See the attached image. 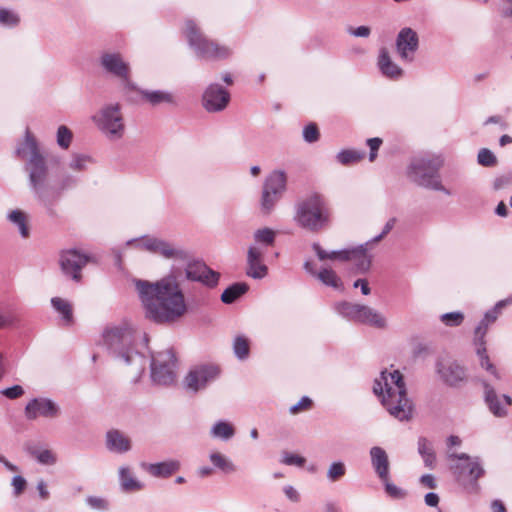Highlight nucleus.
<instances>
[{"label":"nucleus","instance_id":"72a5a7b5","mask_svg":"<svg viewBox=\"0 0 512 512\" xmlns=\"http://www.w3.org/2000/svg\"><path fill=\"white\" fill-rule=\"evenodd\" d=\"M211 437L222 441H228L235 435L234 426L224 420L217 421L210 429Z\"/></svg>","mask_w":512,"mask_h":512},{"label":"nucleus","instance_id":"b1692460","mask_svg":"<svg viewBox=\"0 0 512 512\" xmlns=\"http://www.w3.org/2000/svg\"><path fill=\"white\" fill-rule=\"evenodd\" d=\"M371 465L380 480H386L390 475V462L386 451L379 446H373L369 451Z\"/></svg>","mask_w":512,"mask_h":512},{"label":"nucleus","instance_id":"603ef678","mask_svg":"<svg viewBox=\"0 0 512 512\" xmlns=\"http://www.w3.org/2000/svg\"><path fill=\"white\" fill-rule=\"evenodd\" d=\"M381 482L384 484L386 493L394 499H402L405 497L406 492L396 486L395 484L390 482V475L387 476L386 480H381Z\"/></svg>","mask_w":512,"mask_h":512},{"label":"nucleus","instance_id":"0e129e2a","mask_svg":"<svg viewBox=\"0 0 512 512\" xmlns=\"http://www.w3.org/2000/svg\"><path fill=\"white\" fill-rule=\"evenodd\" d=\"M348 32L355 37L367 38L370 35L371 30L368 26H359L357 28H349Z\"/></svg>","mask_w":512,"mask_h":512},{"label":"nucleus","instance_id":"6e6d98bb","mask_svg":"<svg viewBox=\"0 0 512 512\" xmlns=\"http://www.w3.org/2000/svg\"><path fill=\"white\" fill-rule=\"evenodd\" d=\"M282 463L286 465H294L298 467H302L305 463V458L292 454V453H285L282 458Z\"/></svg>","mask_w":512,"mask_h":512},{"label":"nucleus","instance_id":"412c9836","mask_svg":"<svg viewBox=\"0 0 512 512\" xmlns=\"http://www.w3.org/2000/svg\"><path fill=\"white\" fill-rule=\"evenodd\" d=\"M266 249L257 245H251L247 251L246 274L253 279H262L268 274V268L264 264Z\"/></svg>","mask_w":512,"mask_h":512},{"label":"nucleus","instance_id":"9b49d317","mask_svg":"<svg viewBox=\"0 0 512 512\" xmlns=\"http://www.w3.org/2000/svg\"><path fill=\"white\" fill-rule=\"evenodd\" d=\"M151 379L157 385H171L176 380V358L172 349L151 354Z\"/></svg>","mask_w":512,"mask_h":512},{"label":"nucleus","instance_id":"bb28decb","mask_svg":"<svg viewBox=\"0 0 512 512\" xmlns=\"http://www.w3.org/2000/svg\"><path fill=\"white\" fill-rule=\"evenodd\" d=\"M377 66L382 75L389 79L397 80L403 76V69L392 60L385 48L379 52Z\"/></svg>","mask_w":512,"mask_h":512},{"label":"nucleus","instance_id":"8fccbe9b","mask_svg":"<svg viewBox=\"0 0 512 512\" xmlns=\"http://www.w3.org/2000/svg\"><path fill=\"white\" fill-rule=\"evenodd\" d=\"M72 138H73V134L71 132V130L65 126V125H61L58 127V130H57V144L63 148V149H67L71 142H72Z\"/></svg>","mask_w":512,"mask_h":512},{"label":"nucleus","instance_id":"7c9ffc66","mask_svg":"<svg viewBox=\"0 0 512 512\" xmlns=\"http://www.w3.org/2000/svg\"><path fill=\"white\" fill-rule=\"evenodd\" d=\"M138 92L142 98L152 106H157L163 103H176L174 96L167 91L140 89Z\"/></svg>","mask_w":512,"mask_h":512},{"label":"nucleus","instance_id":"f8f14e48","mask_svg":"<svg viewBox=\"0 0 512 512\" xmlns=\"http://www.w3.org/2000/svg\"><path fill=\"white\" fill-rule=\"evenodd\" d=\"M127 245H134L137 249L158 254L165 259L186 260L188 253L174 244L157 237L144 236L139 239L127 241Z\"/></svg>","mask_w":512,"mask_h":512},{"label":"nucleus","instance_id":"f257e3e1","mask_svg":"<svg viewBox=\"0 0 512 512\" xmlns=\"http://www.w3.org/2000/svg\"><path fill=\"white\" fill-rule=\"evenodd\" d=\"M184 268L173 264L169 273L156 282L133 280L146 316L156 323H170L181 318L187 311L185 297L181 289L184 280L199 282L208 288L218 285L220 274L204 262L189 260Z\"/></svg>","mask_w":512,"mask_h":512},{"label":"nucleus","instance_id":"4c0bfd02","mask_svg":"<svg viewBox=\"0 0 512 512\" xmlns=\"http://www.w3.org/2000/svg\"><path fill=\"white\" fill-rule=\"evenodd\" d=\"M248 290V285L246 283L238 282L234 283L228 288H226L222 295L221 300L225 304H231L235 300H237L240 296L245 294Z\"/></svg>","mask_w":512,"mask_h":512},{"label":"nucleus","instance_id":"c9c22d12","mask_svg":"<svg viewBox=\"0 0 512 512\" xmlns=\"http://www.w3.org/2000/svg\"><path fill=\"white\" fill-rule=\"evenodd\" d=\"M316 278L326 286L336 290L343 291V283L341 278L331 268H323L318 271Z\"/></svg>","mask_w":512,"mask_h":512},{"label":"nucleus","instance_id":"5fc2aeb1","mask_svg":"<svg viewBox=\"0 0 512 512\" xmlns=\"http://www.w3.org/2000/svg\"><path fill=\"white\" fill-rule=\"evenodd\" d=\"M86 503L95 510L105 511L109 508V502L103 497L88 496Z\"/></svg>","mask_w":512,"mask_h":512},{"label":"nucleus","instance_id":"1a4fd4ad","mask_svg":"<svg viewBox=\"0 0 512 512\" xmlns=\"http://www.w3.org/2000/svg\"><path fill=\"white\" fill-rule=\"evenodd\" d=\"M507 302L508 301H498L493 308L484 314V317L474 331V345L476 347V353L479 358V364L496 380H500L501 377L497 368L490 361V358L487 354L485 336L489 326L496 322L502 312V309L507 306Z\"/></svg>","mask_w":512,"mask_h":512},{"label":"nucleus","instance_id":"c03bdc74","mask_svg":"<svg viewBox=\"0 0 512 512\" xmlns=\"http://www.w3.org/2000/svg\"><path fill=\"white\" fill-rule=\"evenodd\" d=\"M347 472V468L344 462L334 461L332 462L326 472V478L329 482L340 481Z\"/></svg>","mask_w":512,"mask_h":512},{"label":"nucleus","instance_id":"4d7b16f0","mask_svg":"<svg viewBox=\"0 0 512 512\" xmlns=\"http://www.w3.org/2000/svg\"><path fill=\"white\" fill-rule=\"evenodd\" d=\"M382 139L379 137L370 138L367 140V145L370 148L369 160L373 162L377 157V151L382 144Z\"/></svg>","mask_w":512,"mask_h":512},{"label":"nucleus","instance_id":"f3484780","mask_svg":"<svg viewBox=\"0 0 512 512\" xmlns=\"http://www.w3.org/2000/svg\"><path fill=\"white\" fill-rule=\"evenodd\" d=\"M230 93L217 83L207 86L202 95V106L209 113L225 110L230 102Z\"/></svg>","mask_w":512,"mask_h":512},{"label":"nucleus","instance_id":"4be33fe9","mask_svg":"<svg viewBox=\"0 0 512 512\" xmlns=\"http://www.w3.org/2000/svg\"><path fill=\"white\" fill-rule=\"evenodd\" d=\"M58 414V405L46 398L33 399L25 407V415L29 420H34L39 416L55 418Z\"/></svg>","mask_w":512,"mask_h":512},{"label":"nucleus","instance_id":"13d9d810","mask_svg":"<svg viewBox=\"0 0 512 512\" xmlns=\"http://www.w3.org/2000/svg\"><path fill=\"white\" fill-rule=\"evenodd\" d=\"M312 401L309 397L304 396L300 399V401L294 405H292L289 409L291 414H297L300 411L307 410L311 407Z\"/></svg>","mask_w":512,"mask_h":512},{"label":"nucleus","instance_id":"393cba45","mask_svg":"<svg viewBox=\"0 0 512 512\" xmlns=\"http://www.w3.org/2000/svg\"><path fill=\"white\" fill-rule=\"evenodd\" d=\"M119 486L124 493H135L144 489L145 485L133 472L132 468L122 465L118 469Z\"/></svg>","mask_w":512,"mask_h":512},{"label":"nucleus","instance_id":"a18cd8bd","mask_svg":"<svg viewBox=\"0 0 512 512\" xmlns=\"http://www.w3.org/2000/svg\"><path fill=\"white\" fill-rule=\"evenodd\" d=\"M281 198L276 195L270 194L268 191L262 189L260 199V211L262 215H270L274 210L276 204Z\"/></svg>","mask_w":512,"mask_h":512},{"label":"nucleus","instance_id":"052dcab7","mask_svg":"<svg viewBox=\"0 0 512 512\" xmlns=\"http://www.w3.org/2000/svg\"><path fill=\"white\" fill-rule=\"evenodd\" d=\"M396 221V218H390L384 225L382 232L379 235L372 238L370 241L375 244L382 240L394 228Z\"/></svg>","mask_w":512,"mask_h":512},{"label":"nucleus","instance_id":"69168bd1","mask_svg":"<svg viewBox=\"0 0 512 512\" xmlns=\"http://www.w3.org/2000/svg\"><path fill=\"white\" fill-rule=\"evenodd\" d=\"M420 483L430 489H435L437 484L434 476L432 474H424L420 477Z\"/></svg>","mask_w":512,"mask_h":512},{"label":"nucleus","instance_id":"aec40b11","mask_svg":"<svg viewBox=\"0 0 512 512\" xmlns=\"http://www.w3.org/2000/svg\"><path fill=\"white\" fill-rule=\"evenodd\" d=\"M371 241L364 244L346 248V262H353L357 273H366L372 262V255L368 250L373 245Z\"/></svg>","mask_w":512,"mask_h":512},{"label":"nucleus","instance_id":"2eb2a0df","mask_svg":"<svg viewBox=\"0 0 512 512\" xmlns=\"http://www.w3.org/2000/svg\"><path fill=\"white\" fill-rule=\"evenodd\" d=\"M89 259L88 255L76 249L62 251L59 258L61 271L66 277L79 282L82 278L81 270Z\"/></svg>","mask_w":512,"mask_h":512},{"label":"nucleus","instance_id":"3c124183","mask_svg":"<svg viewBox=\"0 0 512 512\" xmlns=\"http://www.w3.org/2000/svg\"><path fill=\"white\" fill-rule=\"evenodd\" d=\"M478 163L484 167H492L497 164V158L493 152L487 148L479 150L477 155Z\"/></svg>","mask_w":512,"mask_h":512},{"label":"nucleus","instance_id":"6e6552de","mask_svg":"<svg viewBox=\"0 0 512 512\" xmlns=\"http://www.w3.org/2000/svg\"><path fill=\"white\" fill-rule=\"evenodd\" d=\"M91 120L98 131L110 141H118L125 135L126 124L119 103L104 104L91 116Z\"/></svg>","mask_w":512,"mask_h":512},{"label":"nucleus","instance_id":"37998d69","mask_svg":"<svg viewBox=\"0 0 512 512\" xmlns=\"http://www.w3.org/2000/svg\"><path fill=\"white\" fill-rule=\"evenodd\" d=\"M21 22V17L15 10L0 7V26L5 28H15Z\"/></svg>","mask_w":512,"mask_h":512},{"label":"nucleus","instance_id":"e2e57ef3","mask_svg":"<svg viewBox=\"0 0 512 512\" xmlns=\"http://www.w3.org/2000/svg\"><path fill=\"white\" fill-rule=\"evenodd\" d=\"M285 496L294 503H297L300 501V494L299 492L291 485H286L283 488Z\"/></svg>","mask_w":512,"mask_h":512},{"label":"nucleus","instance_id":"9d476101","mask_svg":"<svg viewBox=\"0 0 512 512\" xmlns=\"http://www.w3.org/2000/svg\"><path fill=\"white\" fill-rule=\"evenodd\" d=\"M184 33L190 47L194 49L199 58L220 60L226 59L232 54L231 48L207 39L193 20L185 22Z\"/></svg>","mask_w":512,"mask_h":512},{"label":"nucleus","instance_id":"864d4df0","mask_svg":"<svg viewBox=\"0 0 512 512\" xmlns=\"http://www.w3.org/2000/svg\"><path fill=\"white\" fill-rule=\"evenodd\" d=\"M319 136H320V134H319V130H318L316 124L310 123L304 127L303 139L307 143H314V142L318 141Z\"/></svg>","mask_w":512,"mask_h":512},{"label":"nucleus","instance_id":"c756f323","mask_svg":"<svg viewBox=\"0 0 512 512\" xmlns=\"http://www.w3.org/2000/svg\"><path fill=\"white\" fill-rule=\"evenodd\" d=\"M417 450L423 460L424 466L430 470L434 469L436 466V453L433 443L426 437H419Z\"/></svg>","mask_w":512,"mask_h":512},{"label":"nucleus","instance_id":"dca6fc26","mask_svg":"<svg viewBox=\"0 0 512 512\" xmlns=\"http://www.w3.org/2000/svg\"><path fill=\"white\" fill-rule=\"evenodd\" d=\"M395 46L399 58L403 62L412 63L419 49L417 32L410 27L402 28L397 34Z\"/></svg>","mask_w":512,"mask_h":512},{"label":"nucleus","instance_id":"774afa93","mask_svg":"<svg viewBox=\"0 0 512 512\" xmlns=\"http://www.w3.org/2000/svg\"><path fill=\"white\" fill-rule=\"evenodd\" d=\"M439 503V496L434 492L425 495V504L430 507H436Z\"/></svg>","mask_w":512,"mask_h":512},{"label":"nucleus","instance_id":"4468645a","mask_svg":"<svg viewBox=\"0 0 512 512\" xmlns=\"http://www.w3.org/2000/svg\"><path fill=\"white\" fill-rule=\"evenodd\" d=\"M220 374L218 366L213 364H203L193 367L184 379V386L187 390L198 392L205 389L206 386L215 381Z\"/></svg>","mask_w":512,"mask_h":512},{"label":"nucleus","instance_id":"20e7f679","mask_svg":"<svg viewBox=\"0 0 512 512\" xmlns=\"http://www.w3.org/2000/svg\"><path fill=\"white\" fill-rule=\"evenodd\" d=\"M135 334L136 331L130 324L122 323L104 330L103 343L115 360L131 366L139 378L145 371L146 359L133 348Z\"/></svg>","mask_w":512,"mask_h":512},{"label":"nucleus","instance_id":"338daca9","mask_svg":"<svg viewBox=\"0 0 512 512\" xmlns=\"http://www.w3.org/2000/svg\"><path fill=\"white\" fill-rule=\"evenodd\" d=\"M511 181H512V177L508 176V175H504V176L498 177L494 181V188L496 190L502 189L505 186H507L508 184H510Z\"/></svg>","mask_w":512,"mask_h":512},{"label":"nucleus","instance_id":"0eeeda50","mask_svg":"<svg viewBox=\"0 0 512 512\" xmlns=\"http://www.w3.org/2000/svg\"><path fill=\"white\" fill-rule=\"evenodd\" d=\"M295 222L311 232H319L330 225V210L319 194H311L296 205Z\"/></svg>","mask_w":512,"mask_h":512},{"label":"nucleus","instance_id":"c85d7f7f","mask_svg":"<svg viewBox=\"0 0 512 512\" xmlns=\"http://www.w3.org/2000/svg\"><path fill=\"white\" fill-rule=\"evenodd\" d=\"M287 177L284 171H273L265 180L263 190L268 191L270 194L282 197L286 190Z\"/></svg>","mask_w":512,"mask_h":512},{"label":"nucleus","instance_id":"680f3d73","mask_svg":"<svg viewBox=\"0 0 512 512\" xmlns=\"http://www.w3.org/2000/svg\"><path fill=\"white\" fill-rule=\"evenodd\" d=\"M11 485L13 487L14 494L18 496L24 491L26 487V480L22 476L17 475L12 478Z\"/></svg>","mask_w":512,"mask_h":512},{"label":"nucleus","instance_id":"f03ea898","mask_svg":"<svg viewBox=\"0 0 512 512\" xmlns=\"http://www.w3.org/2000/svg\"><path fill=\"white\" fill-rule=\"evenodd\" d=\"M16 154L26 160L24 170L28 175V186L34 199L50 216H55L54 204L61 194L73 188L77 179L70 174H56L49 168L46 159L40 153L36 139L26 131L24 141L17 147Z\"/></svg>","mask_w":512,"mask_h":512},{"label":"nucleus","instance_id":"7ed1b4c3","mask_svg":"<svg viewBox=\"0 0 512 512\" xmlns=\"http://www.w3.org/2000/svg\"><path fill=\"white\" fill-rule=\"evenodd\" d=\"M373 392L391 416L399 421L412 418V401L407 395L406 384L399 370L382 371L374 380Z\"/></svg>","mask_w":512,"mask_h":512},{"label":"nucleus","instance_id":"de8ad7c7","mask_svg":"<svg viewBox=\"0 0 512 512\" xmlns=\"http://www.w3.org/2000/svg\"><path fill=\"white\" fill-rule=\"evenodd\" d=\"M91 163H93V159L89 155L78 153L72 155L68 166L74 171H83Z\"/></svg>","mask_w":512,"mask_h":512},{"label":"nucleus","instance_id":"a878e982","mask_svg":"<svg viewBox=\"0 0 512 512\" xmlns=\"http://www.w3.org/2000/svg\"><path fill=\"white\" fill-rule=\"evenodd\" d=\"M140 467L148 474L157 478H167L180 469L178 460H168L158 463H140Z\"/></svg>","mask_w":512,"mask_h":512},{"label":"nucleus","instance_id":"49530a36","mask_svg":"<svg viewBox=\"0 0 512 512\" xmlns=\"http://www.w3.org/2000/svg\"><path fill=\"white\" fill-rule=\"evenodd\" d=\"M364 156H365V152H363V151L347 149V150L340 151L337 154L336 158H337V161L339 163H341L342 165H349L352 163L359 162L360 160H362L364 158Z\"/></svg>","mask_w":512,"mask_h":512},{"label":"nucleus","instance_id":"6ab92c4d","mask_svg":"<svg viewBox=\"0 0 512 512\" xmlns=\"http://www.w3.org/2000/svg\"><path fill=\"white\" fill-rule=\"evenodd\" d=\"M436 369L442 381L449 386H458L467 379L465 368L455 360H440L437 362Z\"/></svg>","mask_w":512,"mask_h":512},{"label":"nucleus","instance_id":"a19ab883","mask_svg":"<svg viewBox=\"0 0 512 512\" xmlns=\"http://www.w3.org/2000/svg\"><path fill=\"white\" fill-rule=\"evenodd\" d=\"M275 239L276 232L271 228L264 227L254 232V245L260 246L263 249H265V247L273 246Z\"/></svg>","mask_w":512,"mask_h":512},{"label":"nucleus","instance_id":"bf43d9fd","mask_svg":"<svg viewBox=\"0 0 512 512\" xmlns=\"http://www.w3.org/2000/svg\"><path fill=\"white\" fill-rule=\"evenodd\" d=\"M1 394L9 399H17L24 394V389L20 385H14L3 389Z\"/></svg>","mask_w":512,"mask_h":512},{"label":"nucleus","instance_id":"473e14b6","mask_svg":"<svg viewBox=\"0 0 512 512\" xmlns=\"http://www.w3.org/2000/svg\"><path fill=\"white\" fill-rule=\"evenodd\" d=\"M51 305L54 310L61 315V320L64 325L68 326L73 323V310L69 301L60 297H53L51 299Z\"/></svg>","mask_w":512,"mask_h":512},{"label":"nucleus","instance_id":"ea45409f","mask_svg":"<svg viewBox=\"0 0 512 512\" xmlns=\"http://www.w3.org/2000/svg\"><path fill=\"white\" fill-rule=\"evenodd\" d=\"M232 347L234 355L238 360L242 361L249 357L250 340L246 336L242 334L236 335L233 339Z\"/></svg>","mask_w":512,"mask_h":512},{"label":"nucleus","instance_id":"09e8293b","mask_svg":"<svg viewBox=\"0 0 512 512\" xmlns=\"http://www.w3.org/2000/svg\"><path fill=\"white\" fill-rule=\"evenodd\" d=\"M441 322L449 327H457L464 321V314L460 311L444 313L440 316Z\"/></svg>","mask_w":512,"mask_h":512},{"label":"nucleus","instance_id":"cd10ccee","mask_svg":"<svg viewBox=\"0 0 512 512\" xmlns=\"http://www.w3.org/2000/svg\"><path fill=\"white\" fill-rule=\"evenodd\" d=\"M357 322L370 325L377 329H385L387 327V320L380 312L362 304Z\"/></svg>","mask_w":512,"mask_h":512},{"label":"nucleus","instance_id":"e433bc0d","mask_svg":"<svg viewBox=\"0 0 512 512\" xmlns=\"http://www.w3.org/2000/svg\"><path fill=\"white\" fill-rule=\"evenodd\" d=\"M361 304L341 301L334 305L335 311L342 317L357 322Z\"/></svg>","mask_w":512,"mask_h":512},{"label":"nucleus","instance_id":"2f4dec72","mask_svg":"<svg viewBox=\"0 0 512 512\" xmlns=\"http://www.w3.org/2000/svg\"><path fill=\"white\" fill-rule=\"evenodd\" d=\"M7 219L11 224L17 227L22 238L29 237L30 229L28 225V216L24 211L20 209L12 210L7 214Z\"/></svg>","mask_w":512,"mask_h":512},{"label":"nucleus","instance_id":"423d86ee","mask_svg":"<svg viewBox=\"0 0 512 512\" xmlns=\"http://www.w3.org/2000/svg\"><path fill=\"white\" fill-rule=\"evenodd\" d=\"M442 166L443 159L440 156H419L410 161L406 175L418 186L450 195L451 192L443 186L439 174Z\"/></svg>","mask_w":512,"mask_h":512},{"label":"nucleus","instance_id":"f704fd0d","mask_svg":"<svg viewBox=\"0 0 512 512\" xmlns=\"http://www.w3.org/2000/svg\"><path fill=\"white\" fill-rule=\"evenodd\" d=\"M209 460L214 466V468L220 470L225 474L234 473L236 471V466L232 462V460L220 452H211L209 454Z\"/></svg>","mask_w":512,"mask_h":512},{"label":"nucleus","instance_id":"39448f33","mask_svg":"<svg viewBox=\"0 0 512 512\" xmlns=\"http://www.w3.org/2000/svg\"><path fill=\"white\" fill-rule=\"evenodd\" d=\"M446 459L451 474L463 491L468 494H478L480 492L479 479L486 474L481 457L448 450Z\"/></svg>","mask_w":512,"mask_h":512},{"label":"nucleus","instance_id":"58836bf2","mask_svg":"<svg viewBox=\"0 0 512 512\" xmlns=\"http://www.w3.org/2000/svg\"><path fill=\"white\" fill-rule=\"evenodd\" d=\"M28 453L42 465H54L57 462L56 454L50 449L28 447Z\"/></svg>","mask_w":512,"mask_h":512},{"label":"nucleus","instance_id":"ddd939ff","mask_svg":"<svg viewBox=\"0 0 512 512\" xmlns=\"http://www.w3.org/2000/svg\"><path fill=\"white\" fill-rule=\"evenodd\" d=\"M99 63L103 71L111 77L119 80L124 86L134 88L131 83L130 64L118 52H103L100 55Z\"/></svg>","mask_w":512,"mask_h":512},{"label":"nucleus","instance_id":"a211bd4d","mask_svg":"<svg viewBox=\"0 0 512 512\" xmlns=\"http://www.w3.org/2000/svg\"><path fill=\"white\" fill-rule=\"evenodd\" d=\"M484 390V400L489 411L496 417H505L512 405V398L506 394H497L495 388L486 380H481Z\"/></svg>","mask_w":512,"mask_h":512},{"label":"nucleus","instance_id":"79ce46f5","mask_svg":"<svg viewBox=\"0 0 512 512\" xmlns=\"http://www.w3.org/2000/svg\"><path fill=\"white\" fill-rule=\"evenodd\" d=\"M312 248L315 251L319 260H321V261L329 259V260H338L341 262H346V258H347L346 248L341 249V250H334L331 252H327L318 243H313Z\"/></svg>","mask_w":512,"mask_h":512},{"label":"nucleus","instance_id":"5701e85b","mask_svg":"<svg viewBox=\"0 0 512 512\" xmlns=\"http://www.w3.org/2000/svg\"><path fill=\"white\" fill-rule=\"evenodd\" d=\"M106 448L117 454H125L131 450V439L123 432L112 429L105 436Z\"/></svg>","mask_w":512,"mask_h":512}]
</instances>
